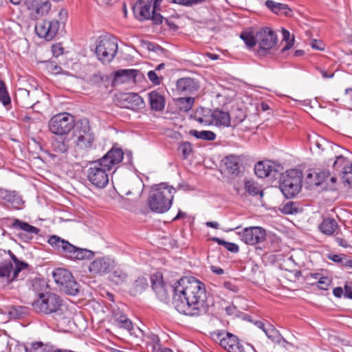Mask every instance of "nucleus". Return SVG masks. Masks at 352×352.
I'll list each match as a JSON object with an SVG mask.
<instances>
[{
	"mask_svg": "<svg viewBox=\"0 0 352 352\" xmlns=\"http://www.w3.org/2000/svg\"><path fill=\"white\" fill-rule=\"evenodd\" d=\"M173 304L184 315L199 316L207 311L205 285L194 277H182L173 287Z\"/></svg>",
	"mask_w": 352,
	"mask_h": 352,
	"instance_id": "f257e3e1",
	"label": "nucleus"
},
{
	"mask_svg": "<svg viewBox=\"0 0 352 352\" xmlns=\"http://www.w3.org/2000/svg\"><path fill=\"white\" fill-rule=\"evenodd\" d=\"M176 190L165 184H160L153 188L148 197L147 203L149 208L155 212L164 213L172 206Z\"/></svg>",
	"mask_w": 352,
	"mask_h": 352,
	"instance_id": "f03ea898",
	"label": "nucleus"
},
{
	"mask_svg": "<svg viewBox=\"0 0 352 352\" xmlns=\"http://www.w3.org/2000/svg\"><path fill=\"white\" fill-rule=\"evenodd\" d=\"M47 242L62 255L72 260L91 259L94 257L92 251L78 248L56 235L50 236Z\"/></svg>",
	"mask_w": 352,
	"mask_h": 352,
	"instance_id": "7ed1b4c3",
	"label": "nucleus"
},
{
	"mask_svg": "<svg viewBox=\"0 0 352 352\" xmlns=\"http://www.w3.org/2000/svg\"><path fill=\"white\" fill-rule=\"evenodd\" d=\"M302 173L297 169H291L283 175L279 181V188L287 199L294 197L302 188Z\"/></svg>",
	"mask_w": 352,
	"mask_h": 352,
	"instance_id": "20e7f679",
	"label": "nucleus"
},
{
	"mask_svg": "<svg viewBox=\"0 0 352 352\" xmlns=\"http://www.w3.org/2000/svg\"><path fill=\"white\" fill-rule=\"evenodd\" d=\"M116 38L112 35L106 34L98 37L96 47V54L102 63H110L118 52Z\"/></svg>",
	"mask_w": 352,
	"mask_h": 352,
	"instance_id": "39448f33",
	"label": "nucleus"
},
{
	"mask_svg": "<svg viewBox=\"0 0 352 352\" xmlns=\"http://www.w3.org/2000/svg\"><path fill=\"white\" fill-rule=\"evenodd\" d=\"M212 338L228 352H256L250 345L245 347L236 336L229 332H215Z\"/></svg>",
	"mask_w": 352,
	"mask_h": 352,
	"instance_id": "423d86ee",
	"label": "nucleus"
},
{
	"mask_svg": "<svg viewBox=\"0 0 352 352\" xmlns=\"http://www.w3.org/2000/svg\"><path fill=\"white\" fill-rule=\"evenodd\" d=\"M74 133L76 138L75 142L78 147L81 149H88L93 146L95 138L88 120L78 121L75 124Z\"/></svg>",
	"mask_w": 352,
	"mask_h": 352,
	"instance_id": "0eeeda50",
	"label": "nucleus"
},
{
	"mask_svg": "<svg viewBox=\"0 0 352 352\" xmlns=\"http://www.w3.org/2000/svg\"><path fill=\"white\" fill-rule=\"evenodd\" d=\"M53 278L60 289L69 295H76L79 292V284L74 280L72 274L67 270L56 268L53 272Z\"/></svg>",
	"mask_w": 352,
	"mask_h": 352,
	"instance_id": "6e6552de",
	"label": "nucleus"
},
{
	"mask_svg": "<svg viewBox=\"0 0 352 352\" xmlns=\"http://www.w3.org/2000/svg\"><path fill=\"white\" fill-rule=\"evenodd\" d=\"M74 116L68 113L54 116L49 122L50 131L56 135L63 136L75 128Z\"/></svg>",
	"mask_w": 352,
	"mask_h": 352,
	"instance_id": "1a4fd4ad",
	"label": "nucleus"
},
{
	"mask_svg": "<svg viewBox=\"0 0 352 352\" xmlns=\"http://www.w3.org/2000/svg\"><path fill=\"white\" fill-rule=\"evenodd\" d=\"M60 306V297L50 292L39 294V298L32 303V307L36 311L45 314L56 312Z\"/></svg>",
	"mask_w": 352,
	"mask_h": 352,
	"instance_id": "9d476101",
	"label": "nucleus"
},
{
	"mask_svg": "<svg viewBox=\"0 0 352 352\" xmlns=\"http://www.w3.org/2000/svg\"><path fill=\"white\" fill-rule=\"evenodd\" d=\"M258 49L257 54L259 56H265L277 43L276 33L269 28H265L256 32Z\"/></svg>",
	"mask_w": 352,
	"mask_h": 352,
	"instance_id": "9b49d317",
	"label": "nucleus"
},
{
	"mask_svg": "<svg viewBox=\"0 0 352 352\" xmlns=\"http://www.w3.org/2000/svg\"><path fill=\"white\" fill-rule=\"evenodd\" d=\"M109 173L100 166L95 161L89 162V166L87 169V177L89 182L94 186L102 188L109 183Z\"/></svg>",
	"mask_w": 352,
	"mask_h": 352,
	"instance_id": "f8f14e48",
	"label": "nucleus"
},
{
	"mask_svg": "<svg viewBox=\"0 0 352 352\" xmlns=\"http://www.w3.org/2000/svg\"><path fill=\"white\" fill-rule=\"evenodd\" d=\"M335 157L333 164L334 174L339 175L342 182L352 188V162L342 155Z\"/></svg>",
	"mask_w": 352,
	"mask_h": 352,
	"instance_id": "ddd939ff",
	"label": "nucleus"
},
{
	"mask_svg": "<svg viewBox=\"0 0 352 352\" xmlns=\"http://www.w3.org/2000/svg\"><path fill=\"white\" fill-rule=\"evenodd\" d=\"M236 234L243 243L250 245L263 243L266 238L265 230L259 226L247 227Z\"/></svg>",
	"mask_w": 352,
	"mask_h": 352,
	"instance_id": "4468645a",
	"label": "nucleus"
},
{
	"mask_svg": "<svg viewBox=\"0 0 352 352\" xmlns=\"http://www.w3.org/2000/svg\"><path fill=\"white\" fill-rule=\"evenodd\" d=\"M124 153L121 148L112 147L103 157L95 160L109 173L123 160Z\"/></svg>",
	"mask_w": 352,
	"mask_h": 352,
	"instance_id": "2eb2a0df",
	"label": "nucleus"
},
{
	"mask_svg": "<svg viewBox=\"0 0 352 352\" xmlns=\"http://www.w3.org/2000/svg\"><path fill=\"white\" fill-rule=\"evenodd\" d=\"M60 28L59 21L57 20H44L35 25V32L40 38H44L47 41L52 40L56 35Z\"/></svg>",
	"mask_w": 352,
	"mask_h": 352,
	"instance_id": "dca6fc26",
	"label": "nucleus"
},
{
	"mask_svg": "<svg viewBox=\"0 0 352 352\" xmlns=\"http://www.w3.org/2000/svg\"><path fill=\"white\" fill-rule=\"evenodd\" d=\"M25 6L34 19H38L47 16L51 10L49 0H26Z\"/></svg>",
	"mask_w": 352,
	"mask_h": 352,
	"instance_id": "f3484780",
	"label": "nucleus"
},
{
	"mask_svg": "<svg viewBox=\"0 0 352 352\" xmlns=\"http://www.w3.org/2000/svg\"><path fill=\"white\" fill-rule=\"evenodd\" d=\"M0 201L6 207L19 210L22 208L24 201L15 190H8L0 188Z\"/></svg>",
	"mask_w": 352,
	"mask_h": 352,
	"instance_id": "a211bd4d",
	"label": "nucleus"
},
{
	"mask_svg": "<svg viewBox=\"0 0 352 352\" xmlns=\"http://www.w3.org/2000/svg\"><path fill=\"white\" fill-rule=\"evenodd\" d=\"M113 266V261L109 257H98L90 263L89 271L94 276H102L109 272Z\"/></svg>",
	"mask_w": 352,
	"mask_h": 352,
	"instance_id": "6ab92c4d",
	"label": "nucleus"
},
{
	"mask_svg": "<svg viewBox=\"0 0 352 352\" xmlns=\"http://www.w3.org/2000/svg\"><path fill=\"white\" fill-rule=\"evenodd\" d=\"M118 99V105L122 108L136 110L144 107L142 98L135 93L121 94Z\"/></svg>",
	"mask_w": 352,
	"mask_h": 352,
	"instance_id": "aec40b11",
	"label": "nucleus"
},
{
	"mask_svg": "<svg viewBox=\"0 0 352 352\" xmlns=\"http://www.w3.org/2000/svg\"><path fill=\"white\" fill-rule=\"evenodd\" d=\"M11 228L15 230H21L25 233H19V238L24 242H29L33 239L32 234H38L40 229L29 224L27 222L22 221L18 219H14L11 224Z\"/></svg>",
	"mask_w": 352,
	"mask_h": 352,
	"instance_id": "412c9836",
	"label": "nucleus"
},
{
	"mask_svg": "<svg viewBox=\"0 0 352 352\" xmlns=\"http://www.w3.org/2000/svg\"><path fill=\"white\" fill-rule=\"evenodd\" d=\"M177 90L184 94H192L199 89V82L193 78L184 77L177 81Z\"/></svg>",
	"mask_w": 352,
	"mask_h": 352,
	"instance_id": "4be33fe9",
	"label": "nucleus"
},
{
	"mask_svg": "<svg viewBox=\"0 0 352 352\" xmlns=\"http://www.w3.org/2000/svg\"><path fill=\"white\" fill-rule=\"evenodd\" d=\"M265 6L273 13L278 15H283L285 16H291L292 10L287 4L276 2L273 0H267Z\"/></svg>",
	"mask_w": 352,
	"mask_h": 352,
	"instance_id": "5701e85b",
	"label": "nucleus"
},
{
	"mask_svg": "<svg viewBox=\"0 0 352 352\" xmlns=\"http://www.w3.org/2000/svg\"><path fill=\"white\" fill-rule=\"evenodd\" d=\"M148 100L152 110L162 111L165 107L164 96L158 91L155 90L148 93Z\"/></svg>",
	"mask_w": 352,
	"mask_h": 352,
	"instance_id": "b1692460",
	"label": "nucleus"
},
{
	"mask_svg": "<svg viewBox=\"0 0 352 352\" xmlns=\"http://www.w3.org/2000/svg\"><path fill=\"white\" fill-rule=\"evenodd\" d=\"M223 161L226 170L230 174L235 176L239 175L241 168V160L239 156L230 155L226 156Z\"/></svg>",
	"mask_w": 352,
	"mask_h": 352,
	"instance_id": "393cba45",
	"label": "nucleus"
},
{
	"mask_svg": "<svg viewBox=\"0 0 352 352\" xmlns=\"http://www.w3.org/2000/svg\"><path fill=\"white\" fill-rule=\"evenodd\" d=\"M211 123L217 126L228 127L230 126V116L228 112L215 109L211 114Z\"/></svg>",
	"mask_w": 352,
	"mask_h": 352,
	"instance_id": "a878e982",
	"label": "nucleus"
},
{
	"mask_svg": "<svg viewBox=\"0 0 352 352\" xmlns=\"http://www.w3.org/2000/svg\"><path fill=\"white\" fill-rule=\"evenodd\" d=\"M138 71L136 69H119L115 72L114 82L124 83L131 80H135Z\"/></svg>",
	"mask_w": 352,
	"mask_h": 352,
	"instance_id": "bb28decb",
	"label": "nucleus"
},
{
	"mask_svg": "<svg viewBox=\"0 0 352 352\" xmlns=\"http://www.w3.org/2000/svg\"><path fill=\"white\" fill-rule=\"evenodd\" d=\"M148 287V282L146 278L139 276L131 285L129 293L132 296H137L142 294Z\"/></svg>",
	"mask_w": 352,
	"mask_h": 352,
	"instance_id": "cd10ccee",
	"label": "nucleus"
},
{
	"mask_svg": "<svg viewBox=\"0 0 352 352\" xmlns=\"http://www.w3.org/2000/svg\"><path fill=\"white\" fill-rule=\"evenodd\" d=\"M339 229L337 221L332 218H325L319 225L320 232L326 235L331 236Z\"/></svg>",
	"mask_w": 352,
	"mask_h": 352,
	"instance_id": "c85d7f7f",
	"label": "nucleus"
},
{
	"mask_svg": "<svg viewBox=\"0 0 352 352\" xmlns=\"http://www.w3.org/2000/svg\"><path fill=\"white\" fill-rule=\"evenodd\" d=\"M274 170V167L270 161L268 162H258L255 164L254 172L257 177L260 178H265L271 175ZM276 172V170H274Z\"/></svg>",
	"mask_w": 352,
	"mask_h": 352,
	"instance_id": "c756f323",
	"label": "nucleus"
},
{
	"mask_svg": "<svg viewBox=\"0 0 352 352\" xmlns=\"http://www.w3.org/2000/svg\"><path fill=\"white\" fill-rule=\"evenodd\" d=\"M113 319L115 324L120 328H123L129 331L133 329L132 322L126 315L120 311L113 312Z\"/></svg>",
	"mask_w": 352,
	"mask_h": 352,
	"instance_id": "7c9ffc66",
	"label": "nucleus"
},
{
	"mask_svg": "<svg viewBox=\"0 0 352 352\" xmlns=\"http://www.w3.org/2000/svg\"><path fill=\"white\" fill-rule=\"evenodd\" d=\"M153 0H140V19H150L153 14Z\"/></svg>",
	"mask_w": 352,
	"mask_h": 352,
	"instance_id": "2f4dec72",
	"label": "nucleus"
},
{
	"mask_svg": "<svg viewBox=\"0 0 352 352\" xmlns=\"http://www.w3.org/2000/svg\"><path fill=\"white\" fill-rule=\"evenodd\" d=\"M52 148L57 153H66L69 148V140L66 138H56L52 142Z\"/></svg>",
	"mask_w": 352,
	"mask_h": 352,
	"instance_id": "473e14b6",
	"label": "nucleus"
},
{
	"mask_svg": "<svg viewBox=\"0 0 352 352\" xmlns=\"http://www.w3.org/2000/svg\"><path fill=\"white\" fill-rule=\"evenodd\" d=\"M54 346L50 344H43L41 342L32 343L25 346L26 352H56Z\"/></svg>",
	"mask_w": 352,
	"mask_h": 352,
	"instance_id": "72a5a7b5",
	"label": "nucleus"
},
{
	"mask_svg": "<svg viewBox=\"0 0 352 352\" xmlns=\"http://www.w3.org/2000/svg\"><path fill=\"white\" fill-rule=\"evenodd\" d=\"M128 278L127 273L122 269H116L109 275V280L116 285H122L126 282Z\"/></svg>",
	"mask_w": 352,
	"mask_h": 352,
	"instance_id": "f704fd0d",
	"label": "nucleus"
},
{
	"mask_svg": "<svg viewBox=\"0 0 352 352\" xmlns=\"http://www.w3.org/2000/svg\"><path fill=\"white\" fill-rule=\"evenodd\" d=\"M245 192L248 193L250 196H256L258 195L260 197H263V193L261 188L258 185L257 183L252 180H246L244 182Z\"/></svg>",
	"mask_w": 352,
	"mask_h": 352,
	"instance_id": "c9c22d12",
	"label": "nucleus"
},
{
	"mask_svg": "<svg viewBox=\"0 0 352 352\" xmlns=\"http://www.w3.org/2000/svg\"><path fill=\"white\" fill-rule=\"evenodd\" d=\"M264 332L267 337L274 342L279 343L280 340H283L284 342L287 343L279 333L278 331L270 323L266 324V329Z\"/></svg>",
	"mask_w": 352,
	"mask_h": 352,
	"instance_id": "e433bc0d",
	"label": "nucleus"
},
{
	"mask_svg": "<svg viewBox=\"0 0 352 352\" xmlns=\"http://www.w3.org/2000/svg\"><path fill=\"white\" fill-rule=\"evenodd\" d=\"M190 134L197 139H201L204 140L212 141L216 138V134L211 131H198L197 130H190Z\"/></svg>",
	"mask_w": 352,
	"mask_h": 352,
	"instance_id": "4c0bfd02",
	"label": "nucleus"
},
{
	"mask_svg": "<svg viewBox=\"0 0 352 352\" xmlns=\"http://www.w3.org/2000/svg\"><path fill=\"white\" fill-rule=\"evenodd\" d=\"M0 102L6 107L11 103V98L4 81L0 78Z\"/></svg>",
	"mask_w": 352,
	"mask_h": 352,
	"instance_id": "58836bf2",
	"label": "nucleus"
},
{
	"mask_svg": "<svg viewBox=\"0 0 352 352\" xmlns=\"http://www.w3.org/2000/svg\"><path fill=\"white\" fill-rule=\"evenodd\" d=\"M212 241L216 242L219 245H223L227 250L232 252L237 253L239 251V247L237 244L226 241L218 237L212 238Z\"/></svg>",
	"mask_w": 352,
	"mask_h": 352,
	"instance_id": "ea45409f",
	"label": "nucleus"
},
{
	"mask_svg": "<svg viewBox=\"0 0 352 352\" xmlns=\"http://www.w3.org/2000/svg\"><path fill=\"white\" fill-rule=\"evenodd\" d=\"M240 37L249 48L253 47L257 43L256 34L254 36L250 32H243Z\"/></svg>",
	"mask_w": 352,
	"mask_h": 352,
	"instance_id": "a19ab883",
	"label": "nucleus"
},
{
	"mask_svg": "<svg viewBox=\"0 0 352 352\" xmlns=\"http://www.w3.org/2000/svg\"><path fill=\"white\" fill-rule=\"evenodd\" d=\"M13 270V265L10 261L2 263L0 264V278H7L10 276Z\"/></svg>",
	"mask_w": 352,
	"mask_h": 352,
	"instance_id": "79ce46f5",
	"label": "nucleus"
},
{
	"mask_svg": "<svg viewBox=\"0 0 352 352\" xmlns=\"http://www.w3.org/2000/svg\"><path fill=\"white\" fill-rule=\"evenodd\" d=\"M27 313V308L23 306H12L9 309V314L13 318H22Z\"/></svg>",
	"mask_w": 352,
	"mask_h": 352,
	"instance_id": "37998d69",
	"label": "nucleus"
},
{
	"mask_svg": "<svg viewBox=\"0 0 352 352\" xmlns=\"http://www.w3.org/2000/svg\"><path fill=\"white\" fill-rule=\"evenodd\" d=\"M332 284V279L329 276H324L320 278L316 283H311L312 285H316L318 289L327 291Z\"/></svg>",
	"mask_w": 352,
	"mask_h": 352,
	"instance_id": "c03bdc74",
	"label": "nucleus"
},
{
	"mask_svg": "<svg viewBox=\"0 0 352 352\" xmlns=\"http://www.w3.org/2000/svg\"><path fill=\"white\" fill-rule=\"evenodd\" d=\"M178 149L182 153L184 159H186L192 151V144L188 142L181 143Z\"/></svg>",
	"mask_w": 352,
	"mask_h": 352,
	"instance_id": "a18cd8bd",
	"label": "nucleus"
},
{
	"mask_svg": "<svg viewBox=\"0 0 352 352\" xmlns=\"http://www.w3.org/2000/svg\"><path fill=\"white\" fill-rule=\"evenodd\" d=\"M148 346L151 348V351L153 352L157 348L162 346L161 340L158 336L155 334H151L149 337Z\"/></svg>",
	"mask_w": 352,
	"mask_h": 352,
	"instance_id": "49530a36",
	"label": "nucleus"
},
{
	"mask_svg": "<svg viewBox=\"0 0 352 352\" xmlns=\"http://www.w3.org/2000/svg\"><path fill=\"white\" fill-rule=\"evenodd\" d=\"M330 175V172L328 170H323L320 172L316 173V181H315V185L319 186L322 182L325 181V179L329 177Z\"/></svg>",
	"mask_w": 352,
	"mask_h": 352,
	"instance_id": "de8ad7c7",
	"label": "nucleus"
},
{
	"mask_svg": "<svg viewBox=\"0 0 352 352\" xmlns=\"http://www.w3.org/2000/svg\"><path fill=\"white\" fill-rule=\"evenodd\" d=\"M179 101L182 105L181 109L185 111L190 110L194 104V98L191 97L181 98Z\"/></svg>",
	"mask_w": 352,
	"mask_h": 352,
	"instance_id": "09e8293b",
	"label": "nucleus"
},
{
	"mask_svg": "<svg viewBox=\"0 0 352 352\" xmlns=\"http://www.w3.org/2000/svg\"><path fill=\"white\" fill-rule=\"evenodd\" d=\"M297 208L296 204L293 201H288L283 206L281 211L284 214H293L296 212Z\"/></svg>",
	"mask_w": 352,
	"mask_h": 352,
	"instance_id": "8fccbe9b",
	"label": "nucleus"
},
{
	"mask_svg": "<svg viewBox=\"0 0 352 352\" xmlns=\"http://www.w3.org/2000/svg\"><path fill=\"white\" fill-rule=\"evenodd\" d=\"M28 266V264L25 262H22L19 261V262L15 263V267L13 268V279L16 278L18 276L19 273L24 269H26Z\"/></svg>",
	"mask_w": 352,
	"mask_h": 352,
	"instance_id": "3c124183",
	"label": "nucleus"
},
{
	"mask_svg": "<svg viewBox=\"0 0 352 352\" xmlns=\"http://www.w3.org/2000/svg\"><path fill=\"white\" fill-rule=\"evenodd\" d=\"M206 0H172L173 3L185 6H192L204 2Z\"/></svg>",
	"mask_w": 352,
	"mask_h": 352,
	"instance_id": "603ef678",
	"label": "nucleus"
},
{
	"mask_svg": "<svg viewBox=\"0 0 352 352\" xmlns=\"http://www.w3.org/2000/svg\"><path fill=\"white\" fill-rule=\"evenodd\" d=\"M148 78L149 80L155 85H159L161 83V80H162V77H159L155 71H149L148 72Z\"/></svg>",
	"mask_w": 352,
	"mask_h": 352,
	"instance_id": "864d4df0",
	"label": "nucleus"
},
{
	"mask_svg": "<svg viewBox=\"0 0 352 352\" xmlns=\"http://www.w3.org/2000/svg\"><path fill=\"white\" fill-rule=\"evenodd\" d=\"M89 83L93 85H98L103 82V77L100 74H94L89 78Z\"/></svg>",
	"mask_w": 352,
	"mask_h": 352,
	"instance_id": "5fc2aeb1",
	"label": "nucleus"
},
{
	"mask_svg": "<svg viewBox=\"0 0 352 352\" xmlns=\"http://www.w3.org/2000/svg\"><path fill=\"white\" fill-rule=\"evenodd\" d=\"M151 281L152 284V288L157 294L160 293L161 291L163 290L164 285L162 281L159 280L155 282L153 277L151 278Z\"/></svg>",
	"mask_w": 352,
	"mask_h": 352,
	"instance_id": "6e6d98bb",
	"label": "nucleus"
},
{
	"mask_svg": "<svg viewBox=\"0 0 352 352\" xmlns=\"http://www.w3.org/2000/svg\"><path fill=\"white\" fill-rule=\"evenodd\" d=\"M328 258L333 261L335 263H339L340 265L344 263V259L346 258L345 254H331L329 255Z\"/></svg>",
	"mask_w": 352,
	"mask_h": 352,
	"instance_id": "4d7b16f0",
	"label": "nucleus"
},
{
	"mask_svg": "<svg viewBox=\"0 0 352 352\" xmlns=\"http://www.w3.org/2000/svg\"><path fill=\"white\" fill-rule=\"evenodd\" d=\"M63 50L64 49L60 43L54 44L52 46V52L53 53V55L56 57H58L60 55L63 54Z\"/></svg>",
	"mask_w": 352,
	"mask_h": 352,
	"instance_id": "13d9d810",
	"label": "nucleus"
},
{
	"mask_svg": "<svg viewBox=\"0 0 352 352\" xmlns=\"http://www.w3.org/2000/svg\"><path fill=\"white\" fill-rule=\"evenodd\" d=\"M157 10H160V9H153V14H152V16L150 19L157 25L162 23L163 20V16L160 13H157Z\"/></svg>",
	"mask_w": 352,
	"mask_h": 352,
	"instance_id": "bf43d9fd",
	"label": "nucleus"
},
{
	"mask_svg": "<svg viewBox=\"0 0 352 352\" xmlns=\"http://www.w3.org/2000/svg\"><path fill=\"white\" fill-rule=\"evenodd\" d=\"M223 287L234 293H238L239 291V287L230 281L224 282Z\"/></svg>",
	"mask_w": 352,
	"mask_h": 352,
	"instance_id": "052dcab7",
	"label": "nucleus"
},
{
	"mask_svg": "<svg viewBox=\"0 0 352 352\" xmlns=\"http://www.w3.org/2000/svg\"><path fill=\"white\" fill-rule=\"evenodd\" d=\"M311 46L312 48L318 50H322L324 49V45L321 41H318L316 40H313L311 42Z\"/></svg>",
	"mask_w": 352,
	"mask_h": 352,
	"instance_id": "680f3d73",
	"label": "nucleus"
},
{
	"mask_svg": "<svg viewBox=\"0 0 352 352\" xmlns=\"http://www.w3.org/2000/svg\"><path fill=\"white\" fill-rule=\"evenodd\" d=\"M344 298L352 299V286L345 285H344Z\"/></svg>",
	"mask_w": 352,
	"mask_h": 352,
	"instance_id": "e2e57ef3",
	"label": "nucleus"
},
{
	"mask_svg": "<svg viewBox=\"0 0 352 352\" xmlns=\"http://www.w3.org/2000/svg\"><path fill=\"white\" fill-rule=\"evenodd\" d=\"M225 310L228 315H236V307L233 304L228 305L225 308Z\"/></svg>",
	"mask_w": 352,
	"mask_h": 352,
	"instance_id": "0e129e2a",
	"label": "nucleus"
},
{
	"mask_svg": "<svg viewBox=\"0 0 352 352\" xmlns=\"http://www.w3.org/2000/svg\"><path fill=\"white\" fill-rule=\"evenodd\" d=\"M270 322L267 321H263V320H256L254 322V324L259 329H262L263 331L266 329V324H269Z\"/></svg>",
	"mask_w": 352,
	"mask_h": 352,
	"instance_id": "69168bd1",
	"label": "nucleus"
},
{
	"mask_svg": "<svg viewBox=\"0 0 352 352\" xmlns=\"http://www.w3.org/2000/svg\"><path fill=\"white\" fill-rule=\"evenodd\" d=\"M344 293V292L341 287H337L333 290V295L337 298H341Z\"/></svg>",
	"mask_w": 352,
	"mask_h": 352,
	"instance_id": "338daca9",
	"label": "nucleus"
},
{
	"mask_svg": "<svg viewBox=\"0 0 352 352\" xmlns=\"http://www.w3.org/2000/svg\"><path fill=\"white\" fill-rule=\"evenodd\" d=\"M210 268L213 273L217 275H221L224 273V270L219 266L211 265Z\"/></svg>",
	"mask_w": 352,
	"mask_h": 352,
	"instance_id": "774afa93",
	"label": "nucleus"
}]
</instances>
